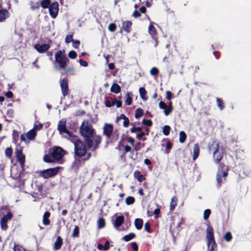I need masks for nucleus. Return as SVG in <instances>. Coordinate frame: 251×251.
Returning a JSON list of instances; mask_svg holds the SVG:
<instances>
[{"label": "nucleus", "instance_id": "nucleus-1", "mask_svg": "<svg viewBox=\"0 0 251 251\" xmlns=\"http://www.w3.org/2000/svg\"><path fill=\"white\" fill-rule=\"evenodd\" d=\"M81 134L84 137V141L88 147V149L92 151L99 148V145L101 142V137L100 135H94V130L91 125L82 124L80 127Z\"/></svg>", "mask_w": 251, "mask_h": 251}, {"label": "nucleus", "instance_id": "nucleus-2", "mask_svg": "<svg viewBox=\"0 0 251 251\" xmlns=\"http://www.w3.org/2000/svg\"><path fill=\"white\" fill-rule=\"evenodd\" d=\"M74 144L75 158H81L86 155L88 147L86 142H84L79 139H76L73 141Z\"/></svg>", "mask_w": 251, "mask_h": 251}, {"label": "nucleus", "instance_id": "nucleus-3", "mask_svg": "<svg viewBox=\"0 0 251 251\" xmlns=\"http://www.w3.org/2000/svg\"><path fill=\"white\" fill-rule=\"evenodd\" d=\"M209 150L213 151V159L216 164H219L224 156L223 152L219 151V144L216 141H214L211 145H209Z\"/></svg>", "mask_w": 251, "mask_h": 251}, {"label": "nucleus", "instance_id": "nucleus-4", "mask_svg": "<svg viewBox=\"0 0 251 251\" xmlns=\"http://www.w3.org/2000/svg\"><path fill=\"white\" fill-rule=\"evenodd\" d=\"M55 60L60 68H64L69 62V60L66 56L64 50H61L55 53Z\"/></svg>", "mask_w": 251, "mask_h": 251}, {"label": "nucleus", "instance_id": "nucleus-5", "mask_svg": "<svg viewBox=\"0 0 251 251\" xmlns=\"http://www.w3.org/2000/svg\"><path fill=\"white\" fill-rule=\"evenodd\" d=\"M23 149L24 147L18 144L15 150V157L22 168L24 167L25 161V155L23 153Z\"/></svg>", "mask_w": 251, "mask_h": 251}, {"label": "nucleus", "instance_id": "nucleus-6", "mask_svg": "<svg viewBox=\"0 0 251 251\" xmlns=\"http://www.w3.org/2000/svg\"><path fill=\"white\" fill-rule=\"evenodd\" d=\"M60 168V167H57L44 170L39 172V176L45 179L49 178L56 175Z\"/></svg>", "mask_w": 251, "mask_h": 251}, {"label": "nucleus", "instance_id": "nucleus-7", "mask_svg": "<svg viewBox=\"0 0 251 251\" xmlns=\"http://www.w3.org/2000/svg\"><path fill=\"white\" fill-rule=\"evenodd\" d=\"M64 155V150L60 147H55L51 152V156L53 160L56 161L61 160Z\"/></svg>", "mask_w": 251, "mask_h": 251}, {"label": "nucleus", "instance_id": "nucleus-8", "mask_svg": "<svg viewBox=\"0 0 251 251\" xmlns=\"http://www.w3.org/2000/svg\"><path fill=\"white\" fill-rule=\"evenodd\" d=\"M206 238L207 239V246L208 248H209L211 243L215 241L214 234V230L212 226L210 224L207 225Z\"/></svg>", "mask_w": 251, "mask_h": 251}, {"label": "nucleus", "instance_id": "nucleus-9", "mask_svg": "<svg viewBox=\"0 0 251 251\" xmlns=\"http://www.w3.org/2000/svg\"><path fill=\"white\" fill-rule=\"evenodd\" d=\"M227 175V171H223V170L217 171L216 180L219 187H220L222 184L226 182Z\"/></svg>", "mask_w": 251, "mask_h": 251}, {"label": "nucleus", "instance_id": "nucleus-10", "mask_svg": "<svg viewBox=\"0 0 251 251\" xmlns=\"http://www.w3.org/2000/svg\"><path fill=\"white\" fill-rule=\"evenodd\" d=\"M68 82V79L67 77H64L60 81L61 92L64 97H65L69 94V89Z\"/></svg>", "mask_w": 251, "mask_h": 251}, {"label": "nucleus", "instance_id": "nucleus-11", "mask_svg": "<svg viewBox=\"0 0 251 251\" xmlns=\"http://www.w3.org/2000/svg\"><path fill=\"white\" fill-rule=\"evenodd\" d=\"M13 217V214L11 212H8L7 214L4 215L0 221L1 228L3 230H6L8 228L7 222L10 220Z\"/></svg>", "mask_w": 251, "mask_h": 251}, {"label": "nucleus", "instance_id": "nucleus-12", "mask_svg": "<svg viewBox=\"0 0 251 251\" xmlns=\"http://www.w3.org/2000/svg\"><path fill=\"white\" fill-rule=\"evenodd\" d=\"M10 16V12L6 8H3L2 2L1 0H0V23L4 22Z\"/></svg>", "mask_w": 251, "mask_h": 251}, {"label": "nucleus", "instance_id": "nucleus-13", "mask_svg": "<svg viewBox=\"0 0 251 251\" xmlns=\"http://www.w3.org/2000/svg\"><path fill=\"white\" fill-rule=\"evenodd\" d=\"M49 43L43 44H36L34 46V49L40 53H44L47 51L50 48V43L51 42V40H49Z\"/></svg>", "mask_w": 251, "mask_h": 251}, {"label": "nucleus", "instance_id": "nucleus-14", "mask_svg": "<svg viewBox=\"0 0 251 251\" xmlns=\"http://www.w3.org/2000/svg\"><path fill=\"white\" fill-rule=\"evenodd\" d=\"M59 4L55 1L51 3L49 7V13L52 18H55L59 11Z\"/></svg>", "mask_w": 251, "mask_h": 251}, {"label": "nucleus", "instance_id": "nucleus-15", "mask_svg": "<svg viewBox=\"0 0 251 251\" xmlns=\"http://www.w3.org/2000/svg\"><path fill=\"white\" fill-rule=\"evenodd\" d=\"M103 134L106 136L108 139H110L113 132V126L110 124L105 123L103 127Z\"/></svg>", "mask_w": 251, "mask_h": 251}, {"label": "nucleus", "instance_id": "nucleus-16", "mask_svg": "<svg viewBox=\"0 0 251 251\" xmlns=\"http://www.w3.org/2000/svg\"><path fill=\"white\" fill-rule=\"evenodd\" d=\"M132 23L130 21H125L122 23V27L120 32L125 31L126 33H129L131 31Z\"/></svg>", "mask_w": 251, "mask_h": 251}, {"label": "nucleus", "instance_id": "nucleus-17", "mask_svg": "<svg viewBox=\"0 0 251 251\" xmlns=\"http://www.w3.org/2000/svg\"><path fill=\"white\" fill-rule=\"evenodd\" d=\"M153 22H151V23L149 26L148 32L149 33L151 36V38L155 41L157 42V31L155 28V27L153 25ZM157 45V42L155 43V46Z\"/></svg>", "mask_w": 251, "mask_h": 251}, {"label": "nucleus", "instance_id": "nucleus-18", "mask_svg": "<svg viewBox=\"0 0 251 251\" xmlns=\"http://www.w3.org/2000/svg\"><path fill=\"white\" fill-rule=\"evenodd\" d=\"M66 121L61 120L59 122L57 126V129L60 134L63 135L67 130Z\"/></svg>", "mask_w": 251, "mask_h": 251}, {"label": "nucleus", "instance_id": "nucleus-19", "mask_svg": "<svg viewBox=\"0 0 251 251\" xmlns=\"http://www.w3.org/2000/svg\"><path fill=\"white\" fill-rule=\"evenodd\" d=\"M124 219V217L123 215L117 216L113 223L114 226L116 228H118L123 224Z\"/></svg>", "mask_w": 251, "mask_h": 251}, {"label": "nucleus", "instance_id": "nucleus-20", "mask_svg": "<svg viewBox=\"0 0 251 251\" xmlns=\"http://www.w3.org/2000/svg\"><path fill=\"white\" fill-rule=\"evenodd\" d=\"M85 162V161L84 160V159L81 158H78L77 159V157L75 158V161L73 163V166L76 169H78L80 167L84 165Z\"/></svg>", "mask_w": 251, "mask_h": 251}, {"label": "nucleus", "instance_id": "nucleus-21", "mask_svg": "<svg viewBox=\"0 0 251 251\" xmlns=\"http://www.w3.org/2000/svg\"><path fill=\"white\" fill-rule=\"evenodd\" d=\"M63 244V239L61 236L57 237L56 240L54 243L53 249L55 250H59L61 249Z\"/></svg>", "mask_w": 251, "mask_h": 251}, {"label": "nucleus", "instance_id": "nucleus-22", "mask_svg": "<svg viewBox=\"0 0 251 251\" xmlns=\"http://www.w3.org/2000/svg\"><path fill=\"white\" fill-rule=\"evenodd\" d=\"M177 201L178 199L176 196H174L172 198L170 204V212H173L176 206L177 205Z\"/></svg>", "mask_w": 251, "mask_h": 251}, {"label": "nucleus", "instance_id": "nucleus-23", "mask_svg": "<svg viewBox=\"0 0 251 251\" xmlns=\"http://www.w3.org/2000/svg\"><path fill=\"white\" fill-rule=\"evenodd\" d=\"M193 160L195 161L198 157L200 154V146L198 144H194L193 148Z\"/></svg>", "mask_w": 251, "mask_h": 251}, {"label": "nucleus", "instance_id": "nucleus-24", "mask_svg": "<svg viewBox=\"0 0 251 251\" xmlns=\"http://www.w3.org/2000/svg\"><path fill=\"white\" fill-rule=\"evenodd\" d=\"M50 216V213L49 211H46L44 213L43 216V224L45 226H48L50 224V221L49 219Z\"/></svg>", "mask_w": 251, "mask_h": 251}, {"label": "nucleus", "instance_id": "nucleus-25", "mask_svg": "<svg viewBox=\"0 0 251 251\" xmlns=\"http://www.w3.org/2000/svg\"><path fill=\"white\" fill-rule=\"evenodd\" d=\"M37 135L36 131L34 129H31L26 133V137L29 140H33Z\"/></svg>", "mask_w": 251, "mask_h": 251}, {"label": "nucleus", "instance_id": "nucleus-26", "mask_svg": "<svg viewBox=\"0 0 251 251\" xmlns=\"http://www.w3.org/2000/svg\"><path fill=\"white\" fill-rule=\"evenodd\" d=\"M121 88L119 85L117 83H113L111 87L110 91L115 94H118L121 92Z\"/></svg>", "mask_w": 251, "mask_h": 251}, {"label": "nucleus", "instance_id": "nucleus-27", "mask_svg": "<svg viewBox=\"0 0 251 251\" xmlns=\"http://www.w3.org/2000/svg\"><path fill=\"white\" fill-rule=\"evenodd\" d=\"M64 133H66L67 135L64 136V137L67 138L68 139H72V141H75L76 138V136L72 132L67 129L65 131Z\"/></svg>", "mask_w": 251, "mask_h": 251}, {"label": "nucleus", "instance_id": "nucleus-28", "mask_svg": "<svg viewBox=\"0 0 251 251\" xmlns=\"http://www.w3.org/2000/svg\"><path fill=\"white\" fill-rule=\"evenodd\" d=\"M134 177L136 178L140 182H142L145 179V177L141 174L139 171H136L134 173Z\"/></svg>", "mask_w": 251, "mask_h": 251}, {"label": "nucleus", "instance_id": "nucleus-29", "mask_svg": "<svg viewBox=\"0 0 251 251\" xmlns=\"http://www.w3.org/2000/svg\"><path fill=\"white\" fill-rule=\"evenodd\" d=\"M134 224L136 229L140 230L143 227V221L141 219L137 218L135 220Z\"/></svg>", "mask_w": 251, "mask_h": 251}, {"label": "nucleus", "instance_id": "nucleus-30", "mask_svg": "<svg viewBox=\"0 0 251 251\" xmlns=\"http://www.w3.org/2000/svg\"><path fill=\"white\" fill-rule=\"evenodd\" d=\"M12 140H13V143H14L15 144L17 145L18 144L17 142H18V141L19 140V132L16 129L13 130V132H12Z\"/></svg>", "mask_w": 251, "mask_h": 251}, {"label": "nucleus", "instance_id": "nucleus-31", "mask_svg": "<svg viewBox=\"0 0 251 251\" xmlns=\"http://www.w3.org/2000/svg\"><path fill=\"white\" fill-rule=\"evenodd\" d=\"M141 98L144 100L148 99L147 96V91L144 87H140L139 90Z\"/></svg>", "mask_w": 251, "mask_h": 251}, {"label": "nucleus", "instance_id": "nucleus-32", "mask_svg": "<svg viewBox=\"0 0 251 251\" xmlns=\"http://www.w3.org/2000/svg\"><path fill=\"white\" fill-rule=\"evenodd\" d=\"M126 99L125 100V104L126 105H130L132 101V94L131 92H127L126 94Z\"/></svg>", "mask_w": 251, "mask_h": 251}, {"label": "nucleus", "instance_id": "nucleus-33", "mask_svg": "<svg viewBox=\"0 0 251 251\" xmlns=\"http://www.w3.org/2000/svg\"><path fill=\"white\" fill-rule=\"evenodd\" d=\"M104 103L107 107H111L114 105V102H113V99L111 97H105Z\"/></svg>", "mask_w": 251, "mask_h": 251}, {"label": "nucleus", "instance_id": "nucleus-34", "mask_svg": "<svg viewBox=\"0 0 251 251\" xmlns=\"http://www.w3.org/2000/svg\"><path fill=\"white\" fill-rule=\"evenodd\" d=\"M135 236H136V235L135 233L131 232L129 234L124 236L123 237L122 240H123L126 242H128V241H130L132 239L134 238L135 237Z\"/></svg>", "mask_w": 251, "mask_h": 251}, {"label": "nucleus", "instance_id": "nucleus-35", "mask_svg": "<svg viewBox=\"0 0 251 251\" xmlns=\"http://www.w3.org/2000/svg\"><path fill=\"white\" fill-rule=\"evenodd\" d=\"M50 4V0H43L40 2L41 6L44 9L49 8Z\"/></svg>", "mask_w": 251, "mask_h": 251}, {"label": "nucleus", "instance_id": "nucleus-36", "mask_svg": "<svg viewBox=\"0 0 251 251\" xmlns=\"http://www.w3.org/2000/svg\"><path fill=\"white\" fill-rule=\"evenodd\" d=\"M187 138V135L185 132L183 131H181L179 132V141L180 143H183Z\"/></svg>", "mask_w": 251, "mask_h": 251}, {"label": "nucleus", "instance_id": "nucleus-37", "mask_svg": "<svg viewBox=\"0 0 251 251\" xmlns=\"http://www.w3.org/2000/svg\"><path fill=\"white\" fill-rule=\"evenodd\" d=\"M79 235V228L78 226H75V228L73 230L72 234V237L73 238L78 237Z\"/></svg>", "mask_w": 251, "mask_h": 251}, {"label": "nucleus", "instance_id": "nucleus-38", "mask_svg": "<svg viewBox=\"0 0 251 251\" xmlns=\"http://www.w3.org/2000/svg\"><path fill=\"white\" fill-rule=\"evenodd\" d=\"M43 160L45 162L47 163H51L54 161L53 159L51 156V153H50V154H45L44 156Z\"/></svg>", "mask_w": 251, "mask_h": 251}, {"label": "nucleus", "instance_id": "nucleus-39", "mask_svg": "<svg viewBox=\"0 0 251 251\" xmlns=\"http://www.w3.org/2000/svg\"><path fill=\"white\" fill-rule=\"evenodd\" d=\"M173 107L172 106V103L171 101L170 102L168 105H167V109H166L164 111V114L166 116L169 115L170 113L173 111Z\"/></svg>", "mask_w": 251, "mask_h": 251}, {"label": "nucleus", "instance_id": "nucleus-40", "mask_svg": "<svg viewBox=\"0 0 251 251\" xmlns=\"http://www.w3.org/2000/svg\"><path fill=\"white\" fill-rule=\"evenodd\" d=\"M216 102H217V105H218V107L219 108V109L221 110H223L224 108H225V104L223 102V100H221L220 98H216Z\"/></svg>", "mask_w": 251, "mask_h": 251}, {"label": "nucleus", "instance_id": "nucleus-41", "mask_svg": "<svg viewBox=\"0 0 251 251\" xmlns=\"http://www.w3.org/2000/svg\"><path fill=\"white\" fill-rule=\"evenodd\" d=\"M144 114V111L141 108H137L135 111V118L136 119H138L140 117H142Z\"/></svg>", "mask_w": 251, "mask_h": 251}, {"label": "nucleus", "instance_id": "nucleus-42", "mask_svg": "<svg viewBox=\"0 0 251 251\" xmlns=\"http://www.w3.org/2000/svg\"><path fill=\"white\" fill-rule=\"evenodd\" d=\"M30 8L32 10H35L39 9L40 7V3L39 2H34L33 1H30Z\"/></svg>", "mask_w": 251, "mask_h": 251}, {"label": "nucleus", "instance_id": "nucleus-43", "mask_svg": "<svg viewBox=\"0 0 251 251\" xmlns=\"http://www.w3.org/2000/svg\"><path fill=\"white\" fill-rule=\"evenodd\" d=\"M5 155L9 158H11L13 154V150L11 147L6 149L5 150Z\"/></svg>", "mask_w": 251, "mask_h": 251}, {"label": "nucleus", "instance_id": "nucleus-44", "mask_svg": "<svg viewBox=\"0 0 251 251\" xmlns=\"http://www.w3.org/2000/svg\"><path fill=\"white\" fill-rule=\"evenodd\" d=\"M105 226V220L103 218H100L98 222V228L100 229L103 228Z\"/></svg>", "mask_w": 251, "mask_h": 251}, {"label": "nucleus", "instance_id": "nucleus-45", "mask_svg": "<svg viewBox=\"0 0 251 251\" xmlns=\"http://www.w3.org/2000/svg\"><path fill=\"white\" fill-rule=\"evenodd\" d=\"M171 127L168 125L164 126L163 127L162 132L164 135L168 136L170 134Z\"/></svg>", "mask_w": 251, "mask_h": 251}, {"label": "nucleus", "instance_id": "nucleus-46", "mask_svg": "<svg viewBox=\"0 0 251 251\" xmlns=\"http://www.w3.org/2000/svg\"><path fill=\"white\" fill-rule=\"evenodd\" d=\"M135 202V199L133 197L128 196L126 199V203L127 205L132 204Z\"/></svg>", "mask_w": 251, "mask_h": 251}, {"label": "nucleus", "instance_id": "nucleus-47", "mask_svg": "<svg viewBox=\"0 0 251 251\" xmlns=\"http://www.w3.org/2000/svg\"><path fill=\"white\" fill-rule=\"evenodd\" d=\"M73 36H74L73 32H72L71 34H70L69 35H67L65 38V43L66 44H69L71 42H72L74 40L73 38Z\"/></svg>", "mask_w": 251, "mask_h": 251}, {"label": "nucleus", "instance_id": "nucleus-48", "mask_svg": "<svg viewBox=\"0 0 251 251\" xmlns=\"http://www.w3.org/2000/svg\"><path fill=\"white\" fill-rule=\"evenodd\" d=\"M210 214H211L210 209H205L203 212V219L205 220H207L209 218Z\"/></svg>", "mask_w": 251, "mask_h": 251}, {"label": "nucleus", "instance_id": "nucleus-49", "mask_svg": "<svg viewBox=\"0 0 251 251\" xmlns=\"http://www.w3.org/2000/svg\"><path fill=\"white\" fill-rule=\"evenodd\" d=\"M224 239L227 242H230L232 239V236L230 232H227L224 235Z\"/></svg>", "mask_w": 251, "mask_h": 251}, {"label": "nucleus", "instance_id": "nucleus-50", "mask_svg": "<svg viewBox=\"0 0 251 251\" xmlns=\"http://www.w3.org/2000/svg\"><path fill=\"white\" fill-rule=\"evenodd\" d=\"M172 144L170 141H168L166 143L165 153L168 154L170 152V150L172 148Z\"/></svg>", "mask_w": 251, "mask_h": 251}, {"label": "nucleus", "instance_id": "nucleus-51", "mask_svg": "<svg viewBox=\"0 0 251 251\" xmlns=\"http://www.w3.org/2000/svg\"><path fill=\"white\" fill-rule=\"evenodd\" d=\"M209 247V251H218L217 245L215 241L211 243Z\"/></svg>", "mask_w": 251, "mask_h": 251}, {"label": "nucleus", "instance_id": "nucleus-52", "mask_svg": "<svg viewBox=\"0 0 251 251\" xmlns=\"http://www.w3.org/2000/svg\"><path fill=\"white\" fill-rule=\"evenodd\" d=\"M117 28V26L115 23H111L108 26V29L110 32H114Z\"/></svg>", "mask_w": 251, "mask_h": 251}, {"label": "nucleus", "instance_id": "nucleus-53", "mask_svg": "<svg viewBox=\"0 0 251 251\" xmlns=\"http://www.w3.org/2000/svg\"><path fill=\"white\" fill-rule=\"evenodd\" d=\"M218 164L219 165L218 171H227L226 166L223 163L220 162Z\"/></svg>", "mask_w": 251, "mask_h": 251}, {"label": "nucleus", "instance_id": "nucleus-54", "mask_svg": "<svg viewBox=\"0 0 251 251\" xmlns=\"http://www.w3.org/2000/svg\"><path fill=\"white\" fill-rule=\"evenodd\" d=\"M14 251H26L25 249L19 245H15L14 247Z\"/></svg>", "mask_w": 251, "mask_h": 251}, {"label": "nucleus", "instance_id": "nucleus-55", "mask_svg": "<svg viewBox=\"0 0 251 251\" xmlns=\"http://www.w3.org/2000/svg\"><path fill=\"white\" fill-rule=\"evenodd\" d=\"M150 73L151 75L155 76L159 74V70L157 68L153 67L151 69Z\"/></svg>", "mask_w": 251, "mask_h": 251}, {"label": "nucleus", "instance_id": "nucleus-56", "mask_svg": "<svg viewBox=\"0 0 251 251\" xmlns=\"http://www.w3.org/2000/svg\"><path fill=\"white\" fill-rule=\"evenodd\" d=\"M142 124L144 125L147 126H151L152 125V122L151 120L143 119L142 120Z\"/></svg>", "mask_w": 251, "mask_h": 251}, {"label": "nucleus", "instance_id": "nucleus-57", "mask_svg": "<svg viewBox=\"0 0 251 251\" xmlns=\"http://www.w3.org/2000/svg\"><path fill=\"white\" fill-rule=\"evenodd\" d=\"M144 227H145V230L148 233L152 232V230L151 228V225L149 223V222H147L145 223Z\"/></svg>", "mask_w": 251, "mask_h": 251}, {"label": "nucleus", "instance_id": "nucleus-58", "mask_svg": "<svg viewBox=\"0 0 251 251\" xmlns=\"http://www.w3.org/2000/svg\"><path fill=\"white\" fill-rule=\"evenodd\" d=\"M68 56L71 59H75L77 56V53L75 51L71 50L69 51L68 53Z\"/></svg>", "mask_w": 251, "mask_h": 251}, {"label": "nucleus", "instance_id": "nucleus-59", "mask_svg": "<svg viewBox=\"0 0 251 251\" xmlns=\"http://www.w3.org/2000/svg\"><path fill=\"white\" fill-rule=\"evenodd\" d=\"M142 128L140 126L133 127L130 129V131L131 133H134L136 132H140L142 130Z\"/></svg>", "mask_w": 251, "mask_h": 251}, {"label": "nucleus", "instance_id": "nucleus-60", "mask_svg": "<svg viewBox=\"0 0 251 251\" xmlns=\"http://www.w3.org/2000/svg\"><path fill=\"white\" fill-rule=\"evenodd\" d=\"M73 46L75 49H78L80 45V42L78 40H73Z\"/></svg>", "mask_w": 251, "mask_h": 251}, {"label": "nucleus", "instance_id": "nucleus-61", "mask_svg": "<svg viewBox=\"0 0 251 251\" xmlns=\"http://www.w3.org/2000/svg\"><path fill=\"white\" fill-rule=\"evenodd\" d=\"M124 152L123 154L126 155L127 152H130L131 151V148L128 145H125L124 146Z\"/></svg>", "mask_w": 251, "mask_h": 251}, {"label": "nucleus", "instance_id": "nucleus-62", "mask_svg": "<svg viewBox=\"0 0 251 251\" xmlns=\"http://www.w3.org/2000/svg\"><path fill=\"white\" fill-rule=\"evenodd\" d=\"M158 106L161 109H164V110H165L166 109H167V104L162 101H161L159 102Z\"/></svg>", "mask_w": 251, "mask_h": 251}, {"label": "nucleus", "instance_id": "nucleus-63", "mask_svg": "<svg viewBox=\"0 0 251 251\" xmlns=\"http://www.w3.org/2000/svg\"><path fill=\"white\" fill-rule=\"evenodd\" d=\"M113 102H114V105L116 104L117 108H120L122 106V101L121 100H117L116 98L113 100Z\"/></svg>", "mask_w": 251, "mask_h": 251}, {"label": "nucleus", "instance_id": "nucleus-64", "mask_svg": "<svg viewBox=\"0 0 251 251\" xmlns=\"http://www.w3.org/2000/svg\"><path fill=\"white\" fill-rule=\"evenodd\" d=\"M131 246L132 250L134 251H138V246L136 242H132L131 244Z\"/></svg>", "mask_w": 251, "mask_h": 251}]
</instances>
